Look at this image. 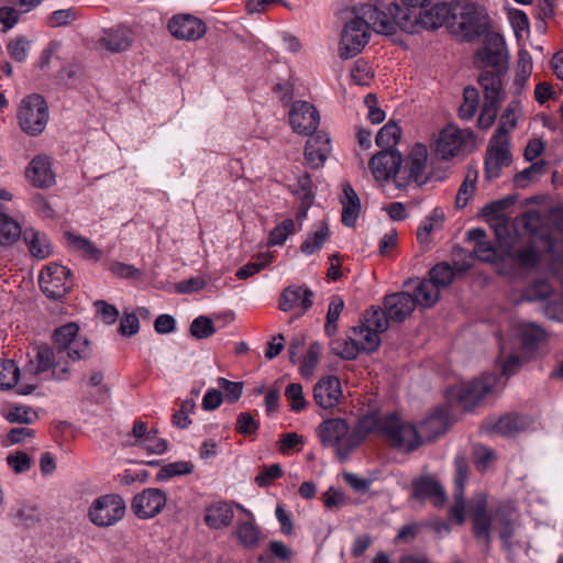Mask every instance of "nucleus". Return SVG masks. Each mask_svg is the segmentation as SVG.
<instances>
[{
	"label": "nucleus",
	"mask_w": 563,
	"mask_h": 563,
	"mask_svg": "<svg viewBox=\"0 0 563 563\" xmlns=\"http://www.w3.org/2000/svg\"><path fill=\"white\" fill-rule=\"evenodd\" d=\"M232 519L233 509L225 501H218L206 508L205 522L211 529L228 527Z\"/></svg>",
	"instance_id": "31"
},
{
	"label": "nucleus",
	"mask_w": 563,
	"mask_h": 563,
	"mask_svg": "<svg viewBox=\"0 0 563 563\" xmlns=\"http://www.w3.org/2000/svg\"><path fill=\"white\" fill-rule=\"evenodd\" d=\"M7 464L12 468V471L16 474L24 473L31 467V457L22 451H15L10 453L7 459Z\"/></svg>",
	"instance_id": "58"
},
{
	"label": "nucleus",
	"mask_w": 563,
	"mask_h": 563,
	"mask_svg": "<svg viewBox=\"0 0 563 563\" xmlns=\"http://www.w3.org/2000/svg\"><path fill=\"white\" fill-rule=\"evenodd\" d=\"M238 507L250 517V520L238 525L236 537L244 547L254 548L260 541V529L254 523L252 512L241 505H238Z\"/></svg>",
	"instance_id": "33"
},
{
	"label": "nucleus",
	"mask_w": 563,
	"mask_h": 563,
	"mask_svg": "<svg viewBox=\"0 0 563 563\" xmlns=\"http://www.w3.org/2000/svg\"><path fill=\"white\" fill-rule=\"evenodd\" d=\"M552 294L550 284L545 280L536 282L526 294L529 301L544 300Z\"/></svg>",
	"instance_id": "64"
},
{
	"label": "nucleus",
	"mask_w": 563,
	"mask_h": 563,
	"mask_svg": "<svg viewBox=\"0 0 563 563\" xmlns=\"http://www.w3.org/2000/svg\"><path fill=\"white\" fill-rule=\"evenodd\" d=\"M476 56L485 64L486 67H490V70H508L509 64L505 41L503 36L497 33L487 34L484 46L477 52Z\"/></svg>",
	"instance_id": "13"
},
{
	"label": "nucleus",
	"mask_w": 563,
	"mask_h": 563,
	"mask_svg": "<svg viewBox=\"0 0 563 563\" xmlns=\"http://www.w3.org/2000/svg\"><path fill=\"white\" fill-rule=\"evenodd\" d=\"M21 129L31 135L41 133L48 119L47 106L40 95H31L23 99L18 112Z\"/></svg>",
	"instance_id": "9"
},
{
	"label": "nucleus",
	"mask_w": 563,
	"mask_h": 563,
	"mask_svg": "<svg viewBox=\"0 0 563 563\" xmlns=\"http://www.w3.org/2000/svg\"><path fill=\"white\" fill-rule=\"evenodd\" d=\"M196 404L192 399H185L180 408L173 415V424L179 429H186L191 424L189 413L194 411Z\"/></svg>",
	"instance_id": "57"
},
{
	"label": "nucleus",
	"mask_w": 563,
	"mask_h": 563,
	"mask_svg": "<svg viewBox=\"0 0 563 563\" xmlns=\"http://www.w3.org/2000/svg\"><path fill=\"white\" fill-rule=\"evenodd\" d=\"M12 517L15 526L25 528L34 527L40 521L37 509L29 505H19L13 509Z\"/></svg>",
	"instance_id": "46"
},
{
	"label": "nucleus",
	"mask_w": 563,
	"mask_h": 563,
	"mask_svg": "<svg viewBox=\"0 0 563 563\" xmlns=\"http://www.w3.org/2000/svg\"><path fill=\"white\" fill-rule=\"evenodd\" d=\"M125 501L118 494H106L96 498L88 509L89 520L99 528L114 526L125 515Z\"/></svg>",
	"instance_id": "8"
},
{
	"label": "nucleus",
	"mask_w": 563,
	"mask_h": 563,
	"mask_svg": "<svg viewBox=\"0 0 563 563\" xmlns=\"http://www.w3.org/2000/svg\"><path fill=\"white\" fill-rule=\"evenodd\" d=\"M329 238V228L325 222H321L318 229L309 234L300 245V251L306 255H311L319 251Z\"/></svg>",
	"instance_id": "41"
},
{
	"label": "nucleus",
	"mask_w": 563,
	"mask_h": 563,
	"mask_svg": "<svg viewBox=\"0 0 563 563\" xmlns=\"http://www.w3.org/2000/svg\"><path fill=\"white\" fill-rule=\"evenodd\" d=\"M400 134V128L394 122H388L378 131L376 144L382 150H394L393 147L398 143Z\"/></svg>",
	"instance_id": "44"
},
{
	"label": "nucleus",
	"mask_w": 563,
	"mask_h": 563,
	"mask_svg": "<svg viewBox=\"0 0 563 563\" xmlns=\"http://www.w3.org/2000/svg\"><path fill=\"white\" fill-rule=\"evenodd\" d=\"M22 235L33 256L45 258L52 253V246L44 234L34 229H25Z\"/></svg>",
	"instance_id": "34"
},
{
	"label": "nucleus",
	"mask_w": 563,
	"mask_h": 563,
	"mask_svg": "<svg viewBox=\"0 0 563 563\" xmlns=\"http://www.w3.org/2000/svg\"><path fill=\"white\" fill-rule=\"evenodd\" d=\"M313 292L307 287H287L279 299V308L283 311H289L296 305L306 311L312 306Z\"/></svg>",
	"instance_id": "29"
},
{
	"label": "nucleus",
	"mask_w": 563,
	"mask_h": 563,
	"mask_svg": "<svg viewBox=\"0 0 563 563\" xmlns=\"http://www.w3.org/2000/svg\"><path fill=\"white\" fill-rule=\"evenodd\" d=\"M25 176L37 188H48L55 184V174L52 170L51 159L46 155L35 156L29 163Z\"/></svg>",
	"instance_id": "24"
},
{
	"label": "nucleus",
	"mask_w": 563,
	"mask_h": 563,
	"mask_svg": "<svg viewBox=\"0 0 563 563\" xmlns=\"http://www.w3.org/2000/svg\"><path fill=\"white\" fill-rule=\"evenodd\" d=\"M218 385L223 389L229 401L234 402L240 399L243 391V383L231 382L224 377H219Z\"/></svg>",
	"instance_id": "63"
},
{
	"label": "nucleus",
	"mask_w": 563,
	"mask_h": 563,
	"mask_svg": "<svg viewBox=\"0 0 563 563\" xmlns=\"http://www.w3.org/2000/svg\"><path fill=\"white\" fill-rule=\"evenodd\" d=\"M548 163L545 161H538L532 163L529 167L517 173L514 178V185L518 188H526L530 183L537 181L547 172Z\"/></svg>",
	"instance_id": "37"
},
{
	"label": "nucleus",
	"mask_w": 563,
	"mask_h": 563,
	"mask_svg": "<svg viewBox=\"0 0 563 563\" xmlns=\"http://www.w3.org/2000/svg\"><path fill=\"white\" fill-rule=\"evenodd\" d=\"M321 353V344L319 342H312L309 345L308 353L303 358L302 366L300 368L301 374L307 376L310 375L318 364L319 356Z\"/></svg>",
	"instance_id": "62"
},
{
	"label": "nucleus",
	"mask_w": 563,
	"mask_h": 563,
	"mask_svg": "<svg viewBox=\"0 0 563 563\" xmlns=\"http://www.w3.org/2000/svg\"><path fill=\"white\" fill-rule=\"evenodd\" d=\"M34 358H31L29 364L26 365V369L34 373L40 374L46 372L51 367H53V375L57 379H64L67 374H64L60 368L56 369V352L54 347H49L48 345H37L33 347Z\"/></svg>",
	"instance_id": "28"
},
{
	"label": "nucleus",
	"mask_w": 563,
	"mask_h": 563,
	"mask_svg": "<svg viewBox=\"0 0 563 563\" xmlns=\"http://www.w3.org/2000/svg\"><path fill=\"white\" fill-rule=\"evenodd\" d=\"M401 163V154L397 150H382L375 154L368 163L374 178L378 181L395 178V174Z\"/></svg>",
	"instance_id": "19"
},
{
	"label": "nucleus",
	"mask_w": 563,
	"mask_h": 563,
	"mask_svg": "<svg viewBox=\"0 0 563 563\" xmlns=\"http://www.w3.org/2000/svg\"><path fill=\"white\" fill-rule=\"evenodd\" d=\"M411 497L418 500L429 499L434 507H442L446 495L443 486L432 476L426 475L415 478L411 482Z\"/></svg>",
	"instance_id": "20"
},
{
	"label": "nucleus",
	"mask_w": 563,
	"mask_h": 563,
	"mask_svg": "<svg viewBox=\"0 0 563 563\" xmlns=\"http://www.w3.org/2000/svg\"><path fill=\"white\" fill-rule=\"evenodd\" d=\"M217 329L213 320L207 316H199L192 320L189 327L191 336L198 340H205L216 333Z\"/></svg>",
	"instance_id": "48"
},
{
	"label": "nucleus",
	"mask_w": 563,
	"mask_h": 563,
	"mask_svg": "<svg viewBox=\"0 0 563 563\" xmlns=\"http://www.w3.org/2000/svg\"><path fill=\"white\" fill-rule=\"evenodd\" d=\"M444 220L443 212L440 209H434L431 214L419 225L417 230V240L421 246H428L430 242V234L440 229Z\"/></svg>",
	"instance_id": "36"
},
{
	"label": "nucleus",
	"mask_w": 563,
	"mask_h": 563,
	"mask_svg": "<svg viewBox=\"0 0 563 563\" xmlns=\"http://www.w3.org/2000/svg\"><path fill=\"white\" fill-rule=\"evenodd\" d=\"M509 137H507V128L505 121L498 124L493 135L485 156V179L493 180L500 176L504 167L511 164Z\"/></svg>",
	"instance_id": "7"
},
{
	"label": "nucleus",
	"mask_w": 563,
	"mask_h": 563,
	"mask_svg": "<svg viewBox=\"0 0 563 563\" xmlns=\"http://www.w3.org/2000/svg\"><path fill=\"white\" fill-rule=\"evenodd\" d=\"M65 238L68 243H70L78 251H81L86 256L90 258H97L100 255V252L97 250V247H95L93 244L86 238L76 235L71 232H66Z\"/></svg>",
	"instance_id": "56"
},
{
	"label": "nucleus",
	"mask_w": 563,
	"mask_h": 563,
	"mask_svg": "<svg viewBox=\"0 0 563 563\" xmlns=\"http://www.w3.org/2000/svg\"><path fill=\"white\" fill-rule=\"evenodd\" d=\"M317 432L323 445L336 448L341 461L346 460L371 433L379 435L390 448L407 453L416 451L422 444L417 428L402 421L397 413L367 415L352 430L343 418L328 419L319 424Z\"/></svg>",
	"instance_id": "1"
},
{
	"label": "nucleus",
	"mask_w": 563,
	"mask_h": 563,
	"mask_svg": "<svg viewBox=\"0 0 563 563\" xmlns=\"http://www.w3.org/2000/svg\"><path fill=\"white\" fill-rule=\"evenodd\" d=\"M416 307L417 300L407 291L390 294L384 298V308L391 322H404Z\"/></svg>",
	"instance_id": "21"
},
{
	"label": "nucleus",
	"mask_w": 563,
	"mask_h": 563,
	"mask_svg": "<svg viewBox=\"0 0 563 563\" xmlns=\"http://www.w3.org/2000/svg\"><path fill=\"white\" fill-rule=\"evenodd\" d=\"M487 499L483 494L473 498L470 505V511L473 516V533L476 540L483 543L487 549L492 543L490 530L493 528L494 514L486 511Z\"/></svg>",
	"instance_id": "16"
},
{
	"label": "nucleus",
	"mask_w": 563,
	"mask_h": 563,
	"mask_svg": "<svg viewBox=\"0 0 563 563\" xmlns=\"http://www.w3.org/2000/svg\"><path fill=\"white\" fill-rule=\"evenodd\" d=\"M355 336L358 338L360 351L373 353L380 345L379 332L371 330L364 325L352 329Z\"/></svg>",
	"instance_id": "42"
},
{
	"label": "nucleus",
	"mask_w": 563,
	"mask_h": 563,
	"mask_svg": "<svg viewBox=\"0 0 563 563\" xmlns=\"http://www.w3.org/2000/svg\"><path fill=\"white\" fill-rule=\"evenodd\" d=\"M22 230L20 224L0 211V245L10 246L20 240Z\"/></svg>",
	"instance_id": "35"
},
{
	"label": "nucleus",
	"mask_w": 563,
	"mask_h": 563,
	"mask_svg": "<svg viewBox=\"0 0 563 563\" xmlns=\"http://www.w3.org/2000/svg\"><path fill=\"white\" fill-rule=\"evenodd\" d=\"M478 177V172L474 167H468L465 179L460 186V189L456 195L455 205L456 208L462 209L464 208L468 200L472 198V196L475 192L476 189V181Z\"/></svg>",
	"instance_id": "38"
},
{
	"label": "nucleus",
	"mask_w": 563,
	"mask_h": 563,
	"mask_svg": "<svg viewBox=\"0 0 563 563\" xmlns=\"http://www.w3.org/2000/svg\"><path fill=\"white\" fill-rule=\"evenodd\" d=\"M497 380L496 374H485L481 378L451 387L446 393L448 399L464 411H471L482 399L493 393Z\"/></svg>",
	"instance_id": "6"
},
{
	"label": "nucleus",
	"mask_w": 563,
	"mask_h": 563,
	"mask_svg": "<svg viewBox=\"0 0 563 563\" xmlns=\"http://www.w3.org/2000/svg\"><path fill=\"white\" fill-rule=\"evenodd\" d=\"M430 280L438 287H448L454 279V269L450 264L442 262L433 266L430 272Z\"/></svg>",
	"instance_id": "52"
},
{
	"label": "nucleus",
	"mask_w": 563,
	"mask_h": 563,
	"mask_svg": "<svg viewBox=\"0 0 563 563\" xmlns=\"http://www.w3.org/2000/svg\"><path fill=\"white\" fill-rule=\"evenodd\" d=\"M401 5L391 3L388 7V18L395 27L409 34L420 33L422 30H437L442 26L452 14L448 2L432 3L431 0H400Z\"/></svg>",
	"instance_id": "3"
},
{
	"label": "nucleus",
	"mask_w": 563,
	"mask_h": 563,
	"mask_svg": "<svg viewBox=\"0 0 563 563\" xmlns=\"http://www.w3.org/2000/svg\"><path fill=\"white\" fill-rule=\"evenodd\" d=\"M42 291L51 299L63 298L74 286L69 268L59 264H51L38 276Z\"/></svg>",
	"instance_id": "10"
},
{
	"label": "nucleus",
	"mask_w": 563,
	"mask_h": 563,
	"mask_svg": "<svg viewBox=\"0 0 563 563\" xmlns=\"http://www.w3.org/2000/svg\"><path fill=\"white\" fill-rule=\"evenodd\" d=\"M260 423L250 412H241L236 418L235 430L244 437L252 435L258 430Z\"/></svg>",
	"instance_id": "59"
},
{
	"label": "nucleus",
	"mask_w": 563,
	"mask_h": 563,
	"mask_svg": "<svg viewBox=\"0 0 563 563\" xmlns=\"http://www.w3.org/2000/svg\"><path fill=\"white\" fill-rule=\"evenodd\" d=\"M7 419L12 423L30 424L36 419V413L29 407H14L8 412Z\"/></svg>",
	"instance_id": "61"
},
{
	"label": "nucleus",
	"mask_w": 563,
	"mask_h": 563,
	"mask_svg": "<svg viewBox=\"0 0 563 563\" xmlns=\"http://www.w3.org/2000/svg\"><path fill=\"white\" fill-rule=\"evenodd\" d=\"M320 115L314 106L308 101H295L289 111V123L297 134L308 135L316 132Z\"/></svg>",
	"instance_id": "17"
},
{
	"label": "nucleus",
	"mask_w": 563,
	"mask_h": 563,
	"mask_svg": "<svg viewBox=\"0 0 563 563\" xmlns=\"http://www.w3.org/2000/svg\"><path fill=\"white\" fill-rule=\"evenodd\" d=\"M427 159V146L420 143L416 144L409 155L405 159L401 158L394 178L396 188L404 190L412 185L417 187L424 185L430 178Z\"/></svg>",
	"instance_id": "5"
},
{
	"label": "nucleus",
	"mask_w": 563,
	"mask_h": 563,
	"mask_svg": "<svg viewBox=\"0 0 563 563\" xmlns=\"http://www.w3.org/2000/svg\"><path fill=\"white\" fill-rule=\"evenodd\" d=\"M459 27L467 41L489 34V16L485 9L467 4L461 12Z\"/></svg>",
	"instance_id": "15"
},
{
	"label": "nucleus",
	"mask_w": 563,
	"mask_h": 563,
	"mask_svg": "<svg viewBox=\"0 0 563 563\" xmlns=\"http://www.w3.org/2000/svg\"><path fill=\"white\" fill-rule=\"evenodd\" d=\"M516 202L515 196H506L501 199L492 201L487 203L482 212L484 216L488 217L490 221H500L505 220L503 217V212L511 207Z\"/></svg>",
	"instance_id": "51"
},
{
	"label": "nucleus",
	"mask_w": 563,
	"mask_h": 563,
	"mask_svg": "<svg viewBox=\"0 0 563 563\" xmlns=\"http://www.w3.org/2000/svg\"><path fill=\"white\" fill-rule=\"evenodd\" d=\"M516 520V511L510 505H499L494 512L493 528L498 529L503 545L509 553L522 547L519 540H515Z\"/></svg>",
	"instance_id": "12"
},
{
	"label": "nucleus",
	"mask_w": 563,
	"mask_h": 563,
	"mask_svg": "<svg viewBox=\"0 0 563 563\" xmlns=\"http://www.w3.org/2000/svg\"><path fill=\"white\" fill-rule=\"evenodd\" d=\"M195 465L188 461H177L164 465L156 474L157 481H165L175 476L187 475L194 472Z\"/></svg>",
	"instance_id": "49"
},
{
	"label": "nucleus",
	"mask_w": 563,
	"mask_h": 563,
	"mask_svg": "<svg viewBox=\"0 0 563 563\" xmlns=\"http://www.w3.org/2000/svg\"><path fill=\"white\" fill-rule=\"evenodd\" d=\"M341 203L342 223L349 228L354 227L361 211V201L357 194L349 183L343 184V198L341 199Z\"/></svg>",
	"instance_id": "30"
},
{
	"label": "nucleus",
	"mask_w": 563,
	"mask_h": 563,
	"mask_svg": "<svg viewBox=\"0 0 563 563\" xmlns=\"http://www.w3.org/2000/svg\"><path fill=\"white\" fill-rule=\"evenodd\" d=\"M20 369L12 360L0 358V389H11L18 383Z\"/></svg>",
	"instance_id": "47"
},
{
	"label": "nucleus",
	"mask_w": 563,
	"mask_h": 563,
	"mask_svg": "<svg viewBox=\"0 0 563 563\" xmlns=\"http://www.w3.org/2000/svg\"><path fill=\"white\" fill-rule=\"evenodd\" d=\"M30 44V41L25 37L19 36L9 41L7 44V51L13 60L23 63L27 57Z\"/></svg>",
	"instance_id": "55"
},
{
	"label": "nucleus",
	"mask_w": 563,
	"mask_h": 563,
	"mask_svg": "<svg viewBox=\"0 0 563 563\" xmlns=\"http://www.w3.org/2000/svg\"><path fill=\"white\" fill-rule=\"evenodd\" d=\"M507 71H494L483 69L478 75L477 82L484 95V102L500 106L505 100V91L503 88V76Z\"/></svg>",
	"instance_id": "22"
},
{
	"label": "nucleus",
	"mask_w": 563,
	"mask_h": 563,
	"mask_svg": "<svg viewBox=\"0 0 563 563\" xmlns=\"http://www.w3.org/2000/svg\"><path fill=\"white\" fill-rule=\"evenodd\" d=\"M354 18L344 24L339 43V55L343 59L356 56L369 41V29L390 35L395 33L386 12L365 3L353 8Z\"/></svg>",
	"instance_id": "2"
},
{
	"label": "nucleus",
	"mask_w": 563,
	"mask_h": 563,
	"mask_svg": "<svg viewBox=\"0 0 563 563\" xmlns=\"http://www.w3.org/2000/svg\"><path fill=\"white\" fill-rule=\"evenodd\" d=\"M133 41V32L130 27L117 25L104 30L99 43L102 48L110 53H121L129 49Z\"/></svg>",
	"instance_id": "27"
},
{
	"label": "nucleus",
	"mask_w": 563,
	"mask_h": 563,
	"mask_svg": "<svg viewBox=\"0 0 563 563\" xmlns=\"http://www.w3.org/2000/svg\"><path fill=\"white\" fill-rule=\"evenodd\" d=\"M78 325L70 322L54 331L53 347L57 357L55 371L60 368L64 374H68L67 360L78 361L89 356V342L78 335Z\"/></svg>",
	"instance_id": "4"
},
{
	"label": "nucleus",
	"mask_w": 563,
	"mask_h": 563,
	"mask_svg": "<svg viewBox=\"0 0 563 563\" xmlns=\"http://www.w3.org/2000/svg\"><path fill=\"white\" fill-rule=\"evenodd\" d=\"M522 347L533 351L544 340V331L534 323H522L519 327Z\"/></svg>",
	"instance_id": "39"
},
{
	"label": "nucleus",
	"mask_w": 563,
	"mask_h": 563,
	"mask_svg": "<svg viewBox=\"0 0 563 563\" xmlns=\"http://www.w3.org/2000/svg\"><path fill=\"white\" fill-rule=\"evenodd\" d=\"M344 308V301L339 296L331 297L327 313L324 332L328 336H333L338 331V320Z\"/></svg>",
	"instance_id": "45"
},
{
	"label": "nucleus",
	"mask_w": 563,
	"mask_h": 563,
	"mask_svg": "<svg viewBox=\"0 0 563 563\" xmlns=\"http://www.w3.org/2000/svg\"><path fill=\"white\" fill-rule=\"evenodd\" d=\"M439 296V288L430 279H424L417 286L413 297L417 300V305L429 308L438 301Z\"/></svg>",
	"instance_id": "43"
},
{
	"label": "nucleus",
	"mask_w": 563,
	"mask_h": 563,
	"mask_svg": "<svg viewBox=\"0 0 563 563\" xmlns=\"http://www.w3.org/2000/svg\"><path fill=\"white\" fill-rule=\"evenodd\" d=\"M341 397V383L336 376H327L314 385L313 399L323 409L333 408Z\"/></svg>",
	"instance_id": "23"
},
{
	"label": "nucleus",
	"mask_w": 563,
	"mask_h": 563,
	"mask_svg": "<svg viewBox=\"0 0 563 563\" xmlns=\"http://www.w3.org/2000/svg\"><path fill=\"white\" fill-rule=\"evenodd\" d=\"M331 350L344 360H354L361 352L358 342L352 338L332 341Z\"/></svg>",
	"instance_id": "50"
},
{
	"label": "nucleus",
	"mask_w": 563,
	"mask_h": 563,
	"mask_svg": "<svg viewBox=\"0 0 563 563\" xmlns=\"http://www.w3.org/2000/svg\"><path fill=\"white\" fill-rule=\"evenodd\" d=\"M166 501L167 496L159 488H145L133 497L131 509L137 518L151 519L163 510Z\"/></svg>",
	"instance_id": "14"
},
{
	"label": "nucleus",
	"mask_w": 563,
	"mask_h": 563,
	"mask_svg": "<svg viewBox=\"0 0 563 563\" xmlns=\"http://www.w3.org/2000/svg\"><path fill=\"white\" fill-rule=\"evenodd\" d=\"M473 132L461 130L454 125L445 126L435 142V153L441 159H450L464 151L470 143H473Z\"/></svg>",
	"instance_id": "11"
},
{
	"label": "nucleus",
	"mask_w": 563,
	"mask_h": 563,
	"mask_svg": "<svg viewBox=\"0 0 563 563\" xmlns=\"http://www.w3.org/2000/svg\"><path fill=\"white\" fill-rule=\"evenodd\" d=\"M530 424V420L526 416L505 415L497 420H487L483 428L487 432H494L503 437H511L518 432L526 430Z\"/></svg>",
	"instance_id": "26"
},
{
	"label": "nucleus",
	"mask_w": 563,
	"mask_h": 563,
	"mask_svg": "<svg viewBox=\"0 0 563 563\" xmlns=\"http://www.w3.org/2000/svg\"><path fill=\"white\" fill-rule=\"evenodd\" d=\"M285 397L290 402V409L299 412L306 408L307 401L303 396L302 386L298 383L288 384L285 390Z\"/></svg>",
	"instance_id": "54"
},
{
	"label": "nucleus",
	"mask_w": 563,
	"mask_h": 563,
	"mask_svg": "<svg viewBox=\"0 0 563 563\" xmlns=\"http://www.w3.org/2000/svg\"><path fill=\"white\" fill-rule=\"evenodd\" d=\"M309 135L305 146V158L311 167L319 168L331 152L330 137L323 132Z\"/></svg>",
	"instance_id": "25"
},
{
	"label": "nucleus",
	"mask_w": 563,
	"mask_h": 563,
	"mask_svg": "<svg viewBox=\"0 0 563 563\" xmlns=\"http://www.w3.org/2000/svg\"><path fill=\"white\" fill-rule=\"evenodd\" d=\"M391 319L386 314V309L379 307H371L364 314V323L362 325L383 333L388 329Z\"/></svg>",
	"instance_id": "40"
},
{
	"label": "nucleus",
	"mask_w": 563,
	"mask_h": 563,
	"mask_svg": "<svg viewBox=\"0 0 563 563\" xmlns=\"http://www.w3.org/2000/svg\"><path fill=\"white\" fill-rule=\"evenodd\" d=\"M514 261L520 267H533L538 263L539 254L534 246L520 249L512 255Z\"/></svg>",
	"instance_id": "60"
},
{
	"label": "nucleus",
	"mask_w": 563,
	"mask_h": 563,
	"mask_svg": "<svg viewBox=\"0 0 563 563\" xmlns=\"http://www.w3.org/2000/svg\"><path fill=\"white\" fill-rule=\"evenodd\" d=\"M467 239L475 242L474 253L482 262H493L496 258V250L486 241V233L481 228L472 229L467 232Z\"/></svg>",
	"instance_id": "32"
},
{
	"label": "nucleus",
	"mask_w": 563,
	"mask_h": 563,
	"mask_svg": "<svg viewBox=\"0 0 563 563\" xmlns=\"http://www.w3.org/2000/svg\"><path fill=\"white\" fill-rule=\"evenodd\" d=\"M296 232V225L292 219H286L276 225L269 233L267 246L283 245L287 238Z\"/></svg>",
	"instance_id": "53"
},
{
	"label": "nucleus",
	"mask_w": 563,
	"mask_h": 563,
	"mask_svg": "<svg viewBox=\"0 0 563 563\" xmlns=\"http://www.w3.org/2000/svg\"><path fill=\"white\" fill-rule=\"evenodd\" d=\"M168 30L178 40L196 41L206 34L207 26L191 14H178L168 21Z\"/></svg>",
	"instance_id": "18"
}]
</instances>
